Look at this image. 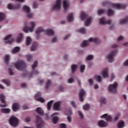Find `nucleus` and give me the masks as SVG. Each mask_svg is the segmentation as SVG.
I'll use <instances>...</instances> for the list:
<instances>
[{
	"label": "nucleus",
	"instance_id": "1",
	"mask_svg": "<svg viewBox=\"0 0 128 128\" xmlns=\"http://www.w3.org/2000/svg\"><path fill=\"white\" fill-rule=\"evenodd\" d=\"M80 18L82 20H86V26H89L92 24V17H89V16L86 14L84 12H82Z\"/></svg>",
	"mask_w": 128,
	"mask_h": 128
},
{
	"label": "nucleus",
	"instance_id": "2",
	"mask_svg": "<svg viewBox=\"0 0 128 128\" xmlns=\"http://www.w3.org/2000/svg\"><path fill=\"white\" fill-rule=\"evenodd\" d=\"M14 66L18 70L20 71L24 70L26 66L24 61H18L14 64Z\"/></svg>",
	"mask_w": 128,
	"mask_h": 128
},
{
	"label": "nucleus",
	"instance_id": "3",
	"mask_svg": "<svg viewBox=\"0 0 128 128\" xmlns=\"http://www.w3.org/2000/svg\"><path fill=\"white\" fill-rule=\"evenodd\" d=\"M118 86V84L117 82H114V84H110L108 87L109 92L112 93H116L117 92Z\"/></svg>",
	"mask_w": 128,
	"mask_h": 128
},
{
	"label": "nucleus",
	"instance_id": "4",
	"mask_svg": "<svg viewBox=\"0 0 128 128\" xmlns=\"http://www.w3.org/2000/svg\"><path fill=\"white\" fill-rule=\"evenodd\" d=\"M30 26H32L31 27H28L27 26H25L24 28V32H25L26 33H28L30 32H32L34 29V28L35 27V24L34 22H30Z\"/></svg>",
	"mask_w": 128,
	"mask_h": 128
},
{
	"label": "nucleus",
	"instance_id": "5",
	"mask_svg": "<svg viewBox=\"0 0 128 128\" xmlns=\"http://www.w3.org/2000/svg\"><path fill=\"white\" fill-rule=\"evenodd\" d=\"M36 124L37 128H42V125L44 124V121L42 120V118L40 117L38 115L36 116Z\"/></svg>",
	"mask_w": 128,
	"mask_h": 128
},
{
	"label": "nucleus",
	"instance_id": "6",
	"mask_svg": "<svg viewBox=\"0 0 128 128\" xmlns=\"http://www.w3.org/2000/svg\"><path fill=\"white\" fill-rule=\"evenodd\" d=\"M9 122L11 126L15 127L18 125V120L16 117L12 116L10 119Z\"/></svg>",
	"mask_w": 128,
	"mask_h": 128
},
{
	"label": "nucleus",
	"instance_id": "7",
	"mask_svg": "<svg viewBox=\"0 0 128 128\" xmlns=\"http://www.w3.org/2000/svg\"><path fill=\"white\" fill-rule=\"evenodd\" d=\"M117 52H118L116 50H114L107 56V58L109 62L112 63L113 62L114 60V56L117 54Z\"/></svg>",
	"mask_w": 128,
	"mask_h": 128
},
{
	"label": "nucleus",
	"instance_id": "8",
	"mask_svg": "<svg viewBox=\"0 0 128 128\" xmlns=\"http://www.w3.org/2000/svg\"><path fill=\"white\" fill-rule=\"evenodd\" d=\"M100 22L101 25H111L112 23V20H106V18L104 17H102L100 20Z\"/></svg>",
	"mask_w": 128,
	"mask_h": 128
},
{
	"label": "nucleus",
	"instance_id": "9",
	"mask_svg": "<svg viewBox=\"0 0 128 128\" xmlns=\"http://www.w3.org/2000/svg\"><path fill=\"white\" fill-rule=\"evenodd\" d=\"M61 0H56L52 7L53 10H59L61 8Z\"/></svg>",
	"mask_w": 128,
	"mask_h": 128
},
{
	"label": "nucleus",
	"instance_id": "10",
	"mask_svg": "<svg viewBox=\"0 0 128 128\" xmlns=\"http://www.w3.org/2000/svg\"><path fill=\"white\" fill-rule=\"evenodd\" d=\"M112 6L114 8L123 9L126 8V4H112Z\"/></svg>",
	"mask_w": 128,
	"mask_h": 128
},
{
	"label": "nucleus",
	"instance_id": "11",
	"mask_svg": "<svg viewBox=\"0 0 128 128\" xmlns=\"http://www.w3.org/2000/svg\"><path fill=\"white\" fill-rule=\"evenodd\" d=\"M21 6L20 4H16V5H12V4H8V10H20Z\"/></svg>",
	"mask_w": 128,
	"mask_h": 128
},
{
	"label": "nucleus",
	"instance_id": "12",
	"mask_svg": "<svg viewBox=\"0 0 128 128\" xmlns=\"http://www.w3.org/2000/svg\"><path fill=\"white\" fill-rule=\"evenodd\" d=\"M41 93L40 92H38L34 96V98L38 102H40L42 103L45 102V100L42 98L40 97Z\"/></svg>",
	"mask_w": 128,
	"mask_h": 128
},
{
	"label": "nucleus",
	"instance_id": "13",
	"mask_svg": "<svg viewBox=\"0 0 128 128\" xmlns=\"http://www.w3.org/2000/svg\"><path fill=\"white\" fill-rule=\"evenodd\" d=\"M5 96L4 95V94H0V100L2 102V103L4 104H0V106L2 108L6 107L8 106L5 100Z\"/></svg>",
	"mask_w": 128,
	"mask_h": 128
},
{
	"label": "nucleus",
	"instance_id": "14",
	"mask_svg": "<svg viewBox=\"0 0 128 128\" xmlns=\"http://www.w3.org/2000/svg\"><path fill=\"white\" fill-rule=\"evenodd\" d=\"M23 10L28 14L27 16L28 18H31L32 17L33 14H30V9L28 6H24L23 7Z\"/></svg>",
	"mask_w": 128,
	"mask_h": 128
},
{
	"label": "nucleus",
	"instance_id": "15",
	"mask_svg": "<svg viewBox=\"0 0 128 128\" xmlns=\"http://www.w3.org/2000/svg\"><path fill=\"white\" fill-rule=\"evenodd\" d=\"M101 118H106L108 122L112 121V116H111L108 115L107 114H105L101 116Z\"/></svg>",
	"mask_w": 128,
	"mask_h": 128
},
{
	"label": "nucleus",
	"instance_id": "16",
	"mask_svg": "<svg viewBox=\"0 0 128 128\" xmlns=\"http://www.w3.org/2000/svg\"><path fill=\"white\" fill-rule=\"evenodd\" d=\"M44 29L42 28V27H40L38 28L36 30V34H37L36 36V38L38 40L39 39V35L41 32H44Z\"/></svg>",
	"mask_w": 128,
	"mask_h": 128
},
{
	"label": "nucleus",
	"instance_id": "17",
	"mask_svg": "<svg viewBox=\"0 0 128 128\" xmlns=\"http://www.w3.org/2000/svg\"><path fill=\"white\" fill-rule=\"evenodd\" d=\"M56 115H58L57 112L54 113L52 116V121L54 124H56L58 122V118L57 116H55Z\"/></svg>",
	"mask_w": 128,
	"mask_h": 128
},
{
	"label": "nucleus",
	"instance_id": "18",
	"mask_svg": "<svg viewBox=\"0 0 128 128\" xmlns=\"http://www.w3.org/2000/svg\"><path fill=\"white\" fill-rule=\"evenodd\" d=\"M85 94V92L83 89H81L80 92V101L82 102H84V96Z\"/></svg>",
	"mask_w": 128,
	"mask_h": 128
},
{
	"label": "nucleus",
	"instance_id": "19",
	"mask_svg": "<svg viewBox=\"0 0 128 128\" xmlns=\"http://www.w3.org/2000/svg\"><path fill=\"white\" fill-rule=\"evenodd\" d=\"M46 34L49 36H54V31L52 29H48L46 30Z\"/></svg>",
	"mask_w": 128,
	"mask_h": 128
},
{
	"label": "nucleus",
	"instance_id": "20",
	"mask_svg": "<svg viewBox=\"0 0 128 128\" xmlns=\"http://www.w3.org/2000/svg\"><path fill=\"white\" fill-rule=\"evenodd\" d=\"M108 68H106L102 72V75L104 78H108Z\"/></svg>",
	"mask_w": 128,
	"mask_h": 128
},
{
	"label": "nucleus",
	"instance_id": "21",
	"mask_svg": "<svg viewBox=\"0 0 128 128\" xmlns=\"http://www.w3.org/2000/svg\"><path fill=\"white\" fill-rule=\"evenodd\" d=\"M98 125L101 128H104L107 126V123L103 120H100L98 122Z\"/></svg>",
	"mask_w": 128,
	"mask_h": 128
},
{
	"label": "nucleus",
	"instance_id": "22",
	"mask_svg": "<svg viewBox=\"0 0 128 128\" xmlns=\"http://www.w3.org/2000/svg\"><path fill=\"white\" fill-rule=\"evenodd\" d=\"M64 8V9L65 12H66L68 8L70 6V4L67 0H64L63 2Z\"/></svg>",
	"mask_w": 128,
	"mask_h": 128
},
{
	"label": "nucleus",
	"instance_id": "23",
	"mask_svg": "<svg viewBox=\"0 0 128 128\" xmlns=\"http://www.w3.org/2000/svg\"><path fill=\"white\" fill-rule=\"evenodd\" d=\"M60 104V102H55L54 104V109L56 110H59Z\"/></svg>",
	"mask_w": 128,
	"mask_h": 128
},
{
	"label": "nucleus",
	"instance_id": "24",
	"mask_svg": "<svg viewBox=\"0 0 128 128\" xmlns=\"http://www.w3.org/2000/svg\"><path fill=\"white\" fill-rule=\"evenodd\" d=\"M89 42H94L96 44H100V41L98 38H90L89 39Z\"/></svg>",
	"mask_w": 128,
	"mask_h": 128
},
{
	"label": "nucleus",
	"instance_id": "25",
	"mask_svg": "<svg viewBox=\"0 0 128 128\" xmlns=\"http://www.w3.org/2000/svg\"><path fill=\"white\" fill-rule=\"evenodd\" d=\"M12 108L14 112H16L19 108V104L18 103H14L12 104Z\"/></svg>",
	"mask_w": 128,
	"mask_h": 128
},
{
	"label": "nucleus",
	"instance_id": "26",
	"mask_svg": "<svg viewBox=\"0 0 128 128\" xmlns=\"http://www.w3.org/2000/svg\"><path fill=\"white\" fill-rule=\"evenodd\" d=\"M36 112L41 116L44 115V112L42 108L40 107H38L36 110Z\"/></svg>",
	"mask_w": 128,
	"mask_h": 128
},
{
	"label": "nucleus",
	"instance_id": "27",
	"mask_svg": "<svg viewBox=\"0 0 128 128\" xmlns=\"http://www.w3.org/2000/svg\"><path fill=\"white\" fill-rule=\"evenodd\" d=\"M38 46V44L37 42H34L33 43L32 46L31 47V50L34 51L36 50Z\"/></svg>",
	"mask_w": 128,
	"mask_h": 128
},
{
	"label": "nucleus",
	"instance_id": "28",
	"mask_svg": "<svg viewBox=\"0 0 128 128\" xmlns=\"http://www.w3.org/2000/svg\"><path fill=\"white\" fill-rule=\"evenodd\" d=\"M1 111L3 114H9L10 112V109L8 108H2Z\"/></svg>",
	"mask_w": 128,
	"mask_h": 128
},
{
	"label": "nucleus",
	"instance_id": "29",
	"mask_svg": "<svg viewBox=\"0 0 128 128\" xmlns=\"http://www.w3.org/2000/svg\"><path fill=\"white\" fill-rule=\"evenodd\" d=\"M20 48L18 47V46H16L12 50V53L13 54H16V53H18L20 51Z\"/></svg>",
	"mask_w": 128,
	"mask_h": 128
},
{
	"label": "nucleus",
	"instance_id": "30",
	"mask_svg": "<svg viewBox=\"0 0 128 128\" xmlns=\"http://www.w3.org/2000/svg\"><path fill=\"white\" fill-rule=\"evenodd\" d=\"M114 14V11L112 10V9H108V15L109 16H113Z\"/></svg>",
	"mask_w": 128,
	"mask_h": 128
},
{
	"label": "nucleus",
	"instance_id": "31",
	"mask_svg": "<svg viewBox=\"0 0 128 128\" xmlns=\"http://www.w3.org/2000/svg\"><path fill=\"white\" fill-rule=\"evenodd\" d=\"M22 38H23V34L22 33H20L16 39L17 42L20 43V41L22 40Z\"/></svg>",
	"mask_w": 128,
	"mask_h": 128
},
{
	"label": "nucleus",
	"instance_id": "32",
	"mask_svg": "<svg viewBox=\"0 0 128 128\" xmlns=\"http://www.w3.org/2000/svg\"><path fill=\"white\" fill-rule=\"evenodd\" d=\"M73 20H74L73 14L72 13L70 14L68 17V21L69 22H70Z\"/></svg>",
	"mask_w": 128,
	"mask_h": 128
},
{
	"label": "nucleus",
	"instance_id": "33",
	"mask_svg": "<svg viewBox=\"0 0 128 128\" xmlns=\"http://www.w3.org/2000/svg\"><path fill=\"white\" fill-rule=\"evenodd\" d=\"M128 22V16L126 18L120 20V24H124Z\"/></svg>",
	"mask_w": 128,
	"mask_h": 128
},
{
	"label": "nucleus",
	"instance_id": "34",
	"mask_svg": "<svg viewBox=\"0 0 128 128\" xmlns=\"http://www.w3.org/2000/svg\"><path fill=\"white\" fill-rule=\"evenodd\" d=\"M53 102H54L53 100H52L50 101L49 102H48V103L47 104V108H48V110H50L51 108V106H52Z\"/></svg>",
	"mask_w": 128,
	"mask_h": 128
},
{
	"label": "nucleus",
	"instance_id": "35",
	"mask_svg": "<svg viewBox=\"0 0 128 128\" xmlns=\"http://www.w3.org/2000/svg\"><path fill=\"white\" fill-rule=\"evenodd\" d=\"M89 44V42L88 40H84V42L82 44L81 46L82 47H86L88 46Z\"/></svg>",
	"mask_w": 128,
	"mask_h": 128
},
{
	"label": "nucleus",
	"instance_id": "36",
	"mask_svg": "<svg viewBox=\"0 0 128 128\" xmlns=\"http://www.w3.org/2000/svg\"><path fill=\"white\" fill-rule=\"evenodd\" d=\"M32 42V39L30 36L27 37L26 40V44L27 46H28Z\"/></svg>",
	"mask_w": 128,
	"mask_h": 128
},
{
	"label": "nucleus",
	"instance_id": "37",
	"mask_svg": "<svg viewBox=\"0 0 128 128\" xmlns=\"http://www.w3.org/2000/svg\"><path fill=\"white\" fill-rule=\"evenodd\" d=\"M95 78L97 82H98L100 83L102 82V78L101 76L96 75L95 76Z\"/></svg>",
	"mask_w": 128,
	"mask_h": 128
},
{
	"label": "nucleus",
	"instance_id": "38",
	"mask_svg": "<svg viewBox=\"0 0 128 128\" xmlns=\"http://www.w3.org/2000/svg\"><path fill=\"white\" fill-rule=\"evenodd\" d=\"M100 102L103 104H106V100L104 97H101V98L99 100Z\"/></svg>",
	"mask_w": 128,
	"mask_h": 128
},
{
	"label": "nucleus",
	"instance_id": "39",
	"mask_svg": "<svg viewBox=\"0 0 128 128\" xmlns=\"http://www.w3.org/2000/svg\"><path fill=\"white\" fill-rule=\"evenodd\" d=\"M5 20V15L4 14L0 12V22Z\"/></svg>",
	"mask_w": 128,
	"mask_h": 128
},
{
	"label": "nucleus",
	"instance_id": "40",
	"mask_svg": "<svg viewBox=\"0 0 128 128\" xmlns=\"http://www.w3.org/2000/svg\"><path fill=\"white\" fill-rule=\"evenodd\" d=\"M76 68H77V65L73 64L72 66V72L73 74H74L76 72Z\"/></svg>",
	"mask_w": 128,
	"mask_h": 128
},
{
	"label": "nucleus",
	"instance_id": "41",
	"mask_svg": "<svg viewBox=\"0 0 128 128\" xmlns=\"http://www.w3.org/2000/svg\"><path fill=\"white\" fill-rule=\"evenodd\" d=\"M90 105L88 104H86L84 106L83 108L84 110H88L90 109Z\"/></svg>",
	"mask_w": 128,
	"mask_h": 128
},
{
	"label": "nucleus",
	"instance_id": "42",
	"mask_svg": "<svg viewBox=\"0 0 128 128\" xmlns=\"http://www.w3.org/2000/svg\"><path fill=\"white\" fill-rule=\"evenodd\" d=\"M124 122L123 121H120L119 122L118 124V128H122L124 126Z\"/></svg>",
	"mask_w": 128,
	"mask_h": 128
},
{
	"label": "nucleus",
	"instance_id": "43",
	"mask_svg": "<svg viewBox=\"0 0 128 128\" xmlns=\"http://www.w3.org/2000/svg\"><path fill=\"white\" fill-rule=\"evenodd\" d=\"M9 58H10V56H9L8 55H6V56H5L4 62H6L7 64H8Z\"/></svg>",
	"mask_w": 128,
	"mask_h": 128
},
{
	"label": "nucleus",
	"instance_id": "44",
	"mask_svg": "<svg viewBox=\"0 0 128 128\" xmlns=\"http://www.w3.org/2000/svg\"><path fill=\"white\" fill-rule=\"evenodd\" d=\"M2 81L4 83L6 84L8 86H10V82L9 80H7L3 79V80H2Z\"/></svg>",
	"mask_w": 128,
	"mask_h": 128
},
{
	"label": "nucleus",
	"instance_id": "45",
	"mask_svg": "<svg viewBox=\"0 0 128 128\" xmlns=\"http://www.w3.org/2000/svg\"><path fill=\"white\" fill-rule=\"evenodd\" d=\"M51 84V80H48V81H47V82L46 84V90H48V88H49V86H50V84Z\"/></svg>",
	"mask_w": 128,
	"mask_h": 128
},
{
	"label": "nucleus",
	"instance_id": "46",
	"mask_svg": "<svg viewBox=\"0 0 128 128\" xmlns=\"http://www.w3.org/2000/svg\"><path fill=\"white\" fill-rule=\"evenodd\" d=\"M38 65V61H35L34 64L32 66V69L34 70Z\"/></svg>",
	"mask_w": 128,
	"mask_h": 128
},
{
	"label": "nucleus",
	"instance_id": "47",
	"mask_svg": "<svg viewBox=\"0 0 128 128\" xmlns=\"http://www.w3.org/2000/svg\"><path fill=\"white\" fill-rule=\"evenodd\" d=\"M78 32H80V34H85L86 32V30L84 28H82L80 30H78Z\"/></svg>",
	"mask_w": 128,
	"mask_h": 128
},
{
	"label": "nucleus",
	"instance_id": "48",
	"mask_svg": "<svg viewBox=\"0 0 128 128\" xmlns=\"http://www.w3.org/2000/svg\"><path fill=\"white\" fill-rule=\"evenodd\" d=\"M94 59V56L92 55H89L86 58V60L90 61Z\"/></svg>",
	"mask_w": 128,
	"mask_h": 128
},
{
	"label": "nucleus",
	"instance_id": "49",
	"mask_svg": "<svg viewBox=\"0 0 128 128\" xmlns=\"http://www.w3.org/2000/svg\"><path fill=\"white\" fill-rule=\"evenodd\" d=\"M66 113L68 116H70V115L72 114V112L71 110H70V109H68V110H66Z\"/></svg>",
	"mask_w": 128,
	"mask_h": 128
},
{
	"label": "nucleus",
	"instance_id": "50",
	"mask_svg": "<svg viewBox=\"0 0 128 128\" xmlns=\"http://www.w3.org/2000/svg\"><path fill=\"white\" fill-rule=\"evenodd\" d=\"M86 66L84 65H82L80 66V72L83 73L84 72V70H85Z\"/></svg>",
	"mask_w": 128,
	"mask_h": 128
},
{
	"label": "nucleus",
	"instance_id": "51",
	"mask_svg": "<svg viewBox=\"0 0 128 128\" xmlns=\"http://www.w3.org/2000/svg\"><path fill=\"white\" fill-rule=\"evenodd\" d=\"M26 58L28 62H30V60H32V55L28 54V55L26 56Z\"/></svg>",
	"mask_w": 128,
	"mask_h": 128
},
{
	"label": "nucleus",
	"instance_id": "52",
	"mask_svg": "<svg viewBox=\"0 0 128 128\" xmlns=\"http://www.w3.org/2000/svg\"><path fill=\"white\" fill-rule=\"evenodd\" d=\"M104 13V10H100L98 12V14L99 16H100Z\"/></svg>",
	"mask_w": 128,
	"mask_h": 128
},
{
	"label": "nucleus",
	"instance_id": "53",
	"mask_svg": "<svg viewBox=\"0 0 128 128\" xmlns=\"http://www.w3.org/2000/svg\"><path fill=\"white\" fill-rule=\"evenodd\" d=\"M38 7V4L36 3V2H34L33 4V8L34 9H36Z\"/></svg>",
	"mask_w": 128,
	"mask_h": 128
},
{
	"label": "nucleus",
	"instance_id": "54",
	"mask_svg": "<svg viewBox=\"0 0 128 128\" xmlns=\"http://www.w3.org/2000/svg\"><path fill=\"white\" fill-rule=\"evenodd\" d=\"M120 116V114L119 113H118L116 117H115V118L114 119V121H117L118 119H119V117Z\"/></svg>",
	"mask_w": 128,
	"mask_h": 128
},
{
	"label": "nucleus",
	"instance_id": "55",
	"mask_svg": "<svg viewBox=\"0 0 128 128\" xmlns=\"http://www.w3.org/2000/svg\"><path fill=\"white\" fill-rule=\"evenodd\" d=\"M14 41L13 39H11L10 40H8V41L6 42V44H12Z\"/></svg>",
	"mask_w": 128,
	"mask_h": 128
},
{
	"label": "nucleus",
	"instance_id": "56",
	"mask_svg": "<svg viewBox=\"0 0 128 128\" xmlns=\"http://www.w3.org/2000/svg\"><path fill=\"white\" fill-rule=\"evenodd\" d=\"M12 36V34H9L8 36H7L5 38H4V40H8L9 38H11V37Z\"/></svg>",
	"mask_w": 128,
	"mask_h": 128
},
{
	"label": "nucleus",
	"instance_id": "57",
	"mask_svg": "<svg viewBox=\"0 0 128 128\" xmlns=\"http://www.w3.org/2000/svg\"><path fill=\"white\" fill-rule=\"evenodd\" d=\"M25 121L26 122H30V118L28 116V117H26L25 118Z\"/></svg>",
	"mask_w": 128,
	"mask_h": 128
},
{
	"label": "nucleus",
	"instance_id": "58",
	"mask_svg": "<svg viewBox=\"0 0 128 128\" xmlns=\"http://www.w3.org/2000/svg\"><path fill=\"white\" fill-rule=\"evenodd\" d=\"M8 70H9L10 74V76H13V75H14V73L13 72L11 68H9V69H8Z\"/></svg>",
	"mask_w": 128,
	"mask_h": 128
},
{
	"label": "nucleus",
	"instance_id": "59",
	"mask_svg": "<svg viewBox=\"0 0 128 128\" xmlns=\"http://www.w3.org/2000/svg\"><path fill=\"white\" fill-rule=\"evenodd\" d=\"M78 114L80 115V116L81 118H84L83 114H82L81 111L78 110Z\"/></svg>",
	"mask_w": 128,
	"mask_h": 128
},
{
	"label": "nucleus",
	"instance_id": "60",
	"mask_svg": "<svg viewBox=\"0 0 128 128\" xmlns=\"http://www.w3.org/2000/svg\"><path fill=\"white\" fill-rule=\"evenodd\" d=\"M38 74V70H35L32 72V75H36Z\"/></svg>",
	"mask_w": 128,
	"mask_h": 128
},
{
	"label": "nucleus",
	"instance_id": "61",
	"mask_svg": "<svg viewBox=\"0 0 128 128\" xmlns=\"http://www.w3.org/2000/svg\"><path fill=\"white\" fill-rule=\"evenodd\" d=\"M71 36L70 34H68L67 36H66L64 38V40H66L67 39H68L69 38H70Z\"/></svg>",
	"mask_w": 128,
	"mask_h": 128
},
{
	"label": "nucleus",
	"instance_id": "62",
	"mask_svg": "<svg viewBox=\"0 0 128 128\" xmlns=\"http://www.w3.org/2000/svg\"><path fill=\"white\" fill-rule=\"evenodd\" d=\"M60 128H66V125L64 124H60Z\"/></svg>",
	"mask_w": 128,
	"mask_h": 128
},
{
	"label": "nucleus",
	"instance_id": "63",
	"mask_svg": "<svg viewBox=\"0 0 128 128\" xmlns=\"http://www.w3.org/2000/svg\"><path fill=\"white\" fill-rule=\"evenodd\" d=\"M22 108H23L24 110H27V109H28V107L27 104H24Z\"/></svg>",
	"mask_w": 128,
	"mask_h": 128
},
{
	"label": "nucleus",
	"instance_id": "64",
	"mask_svg": "<svg viewBox=\"0 0 128 128\" xmlns=\"http://www.w3.org/2000/svg\"><path fill=\"white\" fill-rule=\"evenodd\" d=\"M57 42V38L56 37H54L52 40V42Z\"/></svg>",
	"mask_w": 128,
	"mask_h": 128
}]
</instances>
